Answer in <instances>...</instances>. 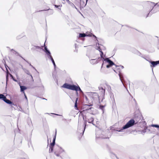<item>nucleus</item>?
<instances>
[{"label":"nucleus","mask_w":159,"mask_h":159,"mask_svg":"<svg viewBox=\"0 0 159 159\" xmlns=\"http://www.w3.org/2000/svg\"><path fill=\"white\" fill-rule=\"evenodd\" d=\"M62 87L76 91H79L80 92H82V91L79 86H77L74 84H71L66 83L62 86Z\"/></svg>","instance_id":"f257e3e1"},{"label":"nucleus","mask_w":159,"mask_h":159,"mask_svg":"<svg viewBox=\"0 0 159 159\" xmlns=\"http://www.w3.org/2000/svg\"><path fill=\"white\" fill-rule=\"evenodd\" d=\"M54 147H50L49 150V153L52 152L53 151Z\"/></svg>","instance_id":"bb28decb"},{"label":"nucleus","mask_w":159,"mask_h":159,"mask_svg":"<svg viewBox=\"0 0 159 159\" xmlns=\"http://www.w3.org/2000/svg\"><path fill=\"white\" fill-rule=\"evenodd\" d=\"M88 1V0H86V2H87V1Z\"/></svg>","instance_id":"052dcab7"},{"label":"nucleus","mask_w":159,"mask_h":159,"mask_svg":"<svg viewBox=\"0 0 159 159\" xmlns=\"http://www.w3.org/2000/svg\"><path fill=\"white\" fill-rule=\"evenodd\" d=\"M137 123H135V120H129L119 130H116V131L118 132L123 131L124 130L127 129L129 127L133 126L136 124Z\"/></svg>","instance_id":"7ed1b4c3"},{"label":"nucleus","mask_w":159,"mask_h":159,"mask_svg":"<svg viewBox=\"0 0 159 159\" xmlns=\"http://www.w3.org/2000/svg\"><path fill=\"white\" fill-rule=\"evenodd\" d=\"M20 91L21 92L24 93V91L27 89V88L24 86H20Z\"/></svg>","instance_id":"ddd939ff"},{"label":"nucleus","mask_w":159,"mask_h":159,"mask_svg":"<svg viewBox=\"0 0 159 159\" xmlns=\"http://www.w3.org/2000/svg\"><path fill=\"white\" fill-rule=\"evenodd\" d=\"M97 49L98 50H99V51L101 52L100 56H101V57L102 58L103 57V52L102 51V50L99 47H98V48Z\"/></svg>","instance_id":"dca6fc26"},{"label":"nucleus","mask_w":159,"mask_h":159,"mask_svg":"<svg viewBox=\"0 0 159 159\" xmlns=\"http://www.w3.org/2000/svg\"><path fill=\"white\" fill-rule=\"evenodd\" d=\"M3 100L7 104H11V106L14 105V103L10 100L7 99L6 96H5L4 99H3Z\"/></svg>","instance_id":"6e6552de"},{"label":"nucleus","mask_w":159,"mask_h":159,"mask_svg":"<svg viewBox=\"0 0 159 159\" xmlns=\"http://www.w3.org/2000/svg\"><path fill=\"white\" fill-rule=\"evenodd\" d=\"M78 100V98H77L75 100V107L77 108V101Z\"/></svg>","instance_id":"393cba45"},{"label":"nucleus","mask_w":159,"mask_h":159,"mask_svg":"<svg viewBox=\"0 0 159 159\" xmlns=\"http://www.w3.org/2000/svg\"><path fill=\"white\" fill-rule=\"evenodd\" d=\"M67 1H69V0H66Z\"/></svg>","instance_id":"bf43d9fd"},{"label":"nucleus","mask_w":159,"mask_h":159,"mask_svg":"<svg viewBox=\"0 0 159 159\" xmlns=\"http://www.w3.org/2000/svg\"><path fill=\"white\" fill-rule=\"evenodd\" d=\"M54 5L56 8H58V9H61V8H60V7H61V6H60L59 5Z\"/></svg>","instance_id":"7c9ffc66"},{"label":"nucleus","mask_w":159,"mask_h":159,"mask_svg":"<svg viewBox=\"0 0 159 159\" xmlns=\"http://www.w3.org/2000/svg\"><path fill=\"white\" fill-rule=\"evenodd\" d=\"M43 99H44V100H47L46 99H45V98H43Z\"/></svg>","instance_id":"6e6d98bb"},{"label":"nucleus","mask_w":159,"mask_h":159,"mask_svg":"<svg viewBox=\"0 0 159 159\" xmlns=\"http://www.w3.org/2000/svg\"><path fill=\"white\" fill-rule=\"evenodd\" d=\"M147 130L148 131H150V130L149 129H148V126L144 127V129L142 130V133H145L147 132Z\"/></svg>","instance_id":"2eb2a0df"},{"label":"nucleus","mask_w":159,"mask_h":159,"mask_svg":"<svg viewBox=\"0 0 159 159\" xmlns=\"http://www.w3.org/2000/svg\"><path fill=\"white\" fill-rule=\"evenodd\" d=\"M60 148L61 150H62V149H63V148L61 147H60Z\"/></svg>","instance_id":"8fccbe9b"},{"label":"nucleus","mask_w":159,"mask_h":159,"mask_svg":"<svg viewBox=\"0 0 159 159\" xmlns=\"http://www.w3.org/2000/svg\"><path fill=\"white\" fill-rule=\"evenodd\" d=\"M8 75L7 74V76H6V80H7V81L8 80Z\"/></svg>","instance_id":"79ce46f5"},{"label":"nucleus","mask_w":159,"mask_h":159,"mask_svg":"<svg viewBox=\"0 0 159 159\" xmlns=\"http://www.w3.org/2000/svg\"><path fill=\"white\" fill-rule=\"evenodd\" d=\"M21 66L22 69H23V70H24V72L27 75H31V74L30 73V71L28 70H27L25 68H23V66H22V65H21Z\"/></svg>","instance_id":"9b49d317"},{"label":"nucleus","mask_w":159,"mask_h":159,"mask_svg":"<svg viewBox=\"0 0 159 159\" xmlns=\"http://www.w3.org/2000/svg\"><path fill=\"white\" fill-rule=\"evenodd\" d=\"M46 10H41V11H46Z\"/></svg>","instance_id":"09e8293b"},{"label":"nucleus","mask_w":159,"mask_h":159,"mask_svg":"<svg viewBox=\"0 0 159 159\" xmlns=\"http://www.w3.org/2000/svg\"><path fill=\"white\" fill-rule=\"evenodd\" d=\"M138 125H139V126L141 127H144L146 126H147L146 125L147 123L145 121H143L142 122H139V124Z\"/></svg>","instance_id":"9d476101"},{"label":"nucleus","mask_w":159,"mask_h":159,"mask_svg":"<svg viewBox=\"0 0 159 159\" xmlns=\"http://www.w3.org/2000/svg\"><path fill=\"white\" fill-rule=\"evenodd\" d=\"M102 58L104 61H106L109 64L111 65V66H112L113 65H115L114 63L112 61L110 60L109 58H105L103 57Z\"/></svg>","instance_id":"0eeeda50"},{"label":"nucleus","mask_w":159,"mask_h":159,"mask_svg":"<svg viewBox=\"0 0 159 159\" xmlns=\"http://www.w3.org/2000/svg\"><path fill=\"white\" fill-rule=\"evenodd\" d=\"M31 67L34 69L35 70L37 71L36 69L35 68V67H34L33 66H31Z\"/></svg>","instance_id":"37998d69"},{"label":"nucleus","mask_w":159,"mask_h":159,"mask_svg":"<svg viewBox=\"0 0 159 159\" xmlns=\"http://www.w3.org/2000/svg\"><path fill=\"white\" fill-rule=\"evenodd\" d=\"M114 155L115 156V157H116V158L117 159H119L118 158L117 156H116L115 155V154H114Z\"/></svg>","instance_id":"de8ad7c7"},{"label":"nucleus","mask_w":159,"mask_h":159,"mask_svg":"<svg viewBox=\"0 0 159 159\" xmlns=\"http://www.w3.org/2000/svg\"><path fill=\"white\" fill-rule=\"evenodd\" d=\"M92 34H89L88 35H87V36H89V37H91L92 36Z\"/></svg>","instance_id":"ea45409f"},{"label":"nucleus","mask_w":159,"mask_h":159,"mask_svg":"<svg viewBox=\"0 0 159 159\" xmlns=\"http://www.w3.org/2000/svg\"><path fill=\"white\" fill-rule=\"evenodd\" d=\"M30 76L31 77V80L32 81V82H33L34 81V79H33V76H32V75H31H31H30Z\"/></svg>","instance_id":"c9c22d12"},{"label":"nucleus","mask_w":159,"mask_h":159,"mask_svg":"<svg viewBox=\"0 0 159 159\" xmlns=\"http://www.w3.org/2000/svg\"><path fill=\"white\" fill-rule=\"evenodd\" d=\"M111 65H110L109 64L107 65V66H106V67L107 68H109L110 67H111Z\"/></svg>","instance_id":"e433bc0d"},{"label":"nucleus","mask_w":159,"mask_h":159,"mask_svg":"<svg viewBox=\"0 0 159 159\" xmlns=\"http://www.w3.org/2000/svg\"><path fill=\"white\" fill-rule=\"evenodd\" d=\"M5 97V96L3 94H0V99H2L3 100Z\"/></svg>","instance_id":"a878e982"},{"label":"nucleus","mask_w":159,"mask_h":159,"mask_svg":"<svg viewBox=\"0 0 159 159\" xmlns=\"http://www.w3.org/2000/svg\"><path fill=\"white\" fill-rule=\"evenodd\" d=\"M50 115L51 116H52V115H55L59 116H61V117L60 118H62V116L61 115H58L56 114H54V113H50Z\"/></svg>","instance_id":"2f4dec72"},{"label":"nucleus","mask_w":159,"mask_h":159,"mask_svg":"<svg viewBox=\"0 0 159 159\" xmlns=\"http://www.w3.org/2000/svg\"><path fill=\"white\" fill-rule=\"evenodd\" d=\"M101 132V130L100 129L98 130L96 133V138H102L105 139V138L104 137L102 134H100L99 133Z\"/></svg>","instance_id":"423d86ee"},{"label":"nucleus","mask_w":159,"mask_h":159,"mask_svg":"<svg viewBox=\"0 0 159 159\" xmlns=\"http://www.w3.org/2000/svg\"><path fill=\"white\" fill-rule=\"evenodd\" d=\"M27 123L28 124V125L30 126L31 125H32V123L31 121V120H28L27 121Z\"/></svg>","instance_id":"5701e85b"},{"label":"nucleus","mask_w":159,"mask_h":159,"mask_svg":"<svg viewBox=\"0 0 159 159\" xmlns=\"http://www.w3.org/2000/svg\"><path fill=\"white\" fill-rule=\"evenodd\" d=\"M87 122V121L86 120H83V121H82V130H81V128L80 127L81 126V124H80V122H81L79 120L78 127V131L79 133H80V135L81 136H82L84 134V132L86 129Z\"/></svg>","instance_id":"f03ea898"},{"label":"nucleus","mask_w":159,"mask_h":159,"mask_svg":"<svg viewBox=\"0 0 159 159\" xmlns=\"http://www.w3.org/2000/svg\"><path fill=\"white\" fill-rule=\"evenodd\" d=\"M120 66L121 67V68H122V69H123L124 68V67L123 66Z\"/></svg>","instance_id":"49530a36"},{"label":"nucleus","mask_w":159,"mask_h":159,"mask_svg":"<svg viewBox=\"0 0 159 159\" xmlns=\"http://www.w3.org/2000/svg\"><path fill=\"white\" fill-rule=\"evenodd\" d=\"M88 122L89 123H92L96 127L99 128L100 124V122L97 120H88Z\"/></svg>","instance_id":"39448f33"},{"label":"nucleus","mask_w":159,"mask_h":159,"mask_svg":"<svg viewBox=\"0 0 159 159\" xmlns=\"http://www.w3.org/2000/svg\"><path fill=\"white\" fill-rule=\"evenodd\" d=\"M57 129H55V134L54 136V137L53 139L52 140V142L55 143V141H56V135H57Z\"/></svg>","instance_id":"f3484780"},{"label":"nucleus","mask_w":159,"mask_h":159,"mask_svg":"<svg viewBox=\"0 0 159 159\" xmlns=\"http://www.w3.org/2000/svg\"><path fill=\"white\" fill-rule=\"evenodd\" d=\"M99 90H101L102 93L103 94H104L105 91V89H104V88L102 87H99L98 88Z\"/></svg>","instance_id":"6ab92c4d"},{"label":"nucleus","mask_w":159,"mask_h":159,"mask_svg":"<svg viewBox=\"0 0 159 159\" xmlns=\"http://www.w3.org/2000/svg\"><path fill=\"white\" fill-rule=\"evenodd\" d=\"M87 35L85 33H80L79 37L80 38H83L87 36Z\"/></svg>","instance_id":"a211bd4d"},{"label":"nucleus","mask_w":159,"mask_h":159,"mask_svg":"<svg viewBox=\"0 0 159 159\" xmlns=\"http://www.w3.org/2000/svg\"><path fill=\"white\" fill-rule=\"evenodd\" d=\"M65 152V150L63 149L62 150V151L61 152Z\"/></svg>","instance_id":"a18cd8bd"},{"label":"nucleus","mask_w":159,"mask_h":159,"mask_svg":"<svg viewBox=\"0 0 159 159\" xmlns=\"http://www.w3.org/2000/svg\"><path fill=\"white\" fill-rule=\"evenodd\" d=\"M133 119H143V117L139 110H137L135 111Z\"/></svg>","instance_id":"20e7f679"},{"label":"nucleus","mask_w":159,"mask_h":159,"mask_svg":"<svg viewBox=\"0 0 159 159\" xmlns=\"http://www.w3.org/2000/svg\"><path fill=\"white\" fill-rule=\"evenodd\" d=\"M55 144V143L52 142L51 143L50 145V147H54V145Z\"/></svg>","instance_id":"cd10ccee"},{"label":"nucleus","mask_w":159,"mask_h":159,"mask_svg":"<svg viewBox=\"0 0 159 159\" xmlns=\"http://www.w3.org/2000/svg\"><path fill=\"white\" fill-rule=\"evenodd\" d=\"M11 51H13V52L16 54H17L18 55H19V53L16 51H14L13 49H11Z\"/></svg>","instance_id":"c85d7f7f"},{"label":"nucleus","mask_w":159,"mask_h":159,"mask_svg":"<svg viewBox=\"0 0 159 159\" xmlns=\"http://www.w3.org/2000/svg\"><path fill=\"white\" fill-rule=\"evenodd\" d=\"M48 55V57H50V56H52L51 55V53L50 51L48 50H47L45 52Z\"/></svg>","instance_id":"aec40b11"},{"label":"nucleus","mask_w":159,"mask_h":159,"mask_svg":"<svg viewBox=\"0 0 159 159\" xmlns=\"http://www.w3.org/2000/svg\"><path fill=\"white\" fill-rule=\"evenodd\" d=\"M21 57L22 59H23L26 62H27L28 63H29L30 64V65L31 66H32L30 63H29V62L27 61H26L25 59H24L21 56H20Z\"/></svg>","instance_id":"f704fd0d"},{"label":"nucleus","mask_w":159,"mask_h":159,"mask_svg":"<svg viewBox=\"0 0 159 159\" xmlns=\"http://www.w3.org/2000/svg\"><path fill=\"white\" fill-rule=\"evenodd\" d=\"M105 106H102V105H100L99 106V108L100 109L102 110V112H104V108L105 107Z\"/></svg>","instance_id":"4be33fe9"},{"label":"nucleus","mask_w":159,"mask_h":159,"mask_svg":"<svg viewBox=\"0 0 159 159\" xmlns=\"http://www.w3.org/2000/svg\"><path fill=\"white\" fill-rule=\"evenodd\" d=\"M85 98H86V99H87V97H85Z\"/></svg>","instance_id":"5fc2aeb1"},{"label":"nucleus","mask_w":159,"mask_h":159,"mask_svg":"<svg viewBox=\"0 0 159 159\" xmlns=\"http://www.w3.org/2000/svg\"><path fill=\"white\" fill-rule=\"evenodd\" d=\"M92 36L94 37L95 39H97V37L94 34H93Z\"/></svg>","instance_id":"c03bdc74"},{"label":"nucleus","mask_w":159,"mask_h":159,"mask_svg":"<svg viewBox=\"0 0 159 159\" xmlns=\"http://www.w3.org/2000/svg\"><path fill=\"white\" fill-rule=\"evenodd\" d=\"M48 58L50 59L51 60L54 67L55 69L56 68V65L55 62V61L52 56H50V57H48Z\"/></svg>","instance_id":"4468645a"},{"label":"nucleus","mask_w":159,"mask_h":159,"mask_svg":"<svg viewBox=\"0 0 159 159\" xmlns=\"http://www.w3.org/2000/svg\"><path fill=\"white\" fill-rule=\"evenodd\" d=\"M58 153V152L57 151H56V153Z\"/></svg>","instance_id":"3c124183"},{"label":"nucleus","mask_w":159,"mask_h":159,"mask_svg":"<svg viewBox=\"0 0 159 159\" xmlns=\"http://www.w3.org/2000/svg\"><path fill=\"white\" fill-rule=\"evenodd\" d=\"M150 126L159 129V125L158 124H152L150 125Z\"/></svg>","instance_id":"412c9836"},{"label":"nucleus","mask_w":159,"mask_h":159,"mask_svg":"<svg viewBox=\"0 0 159 159\" xmlns=\"http://www.w3.org/2000/svg\"><path fill=\"white\" fill-rule=\"evenodd\" d=\"M35 48H37V49H39V48H40V47L39 46H35Z\"/></svg>","instance_id":"a19ab883"},{"label":"nucleus","mask_w":159,"mask_h":159,"mask_svg":"<svg viewBox=\"0 0 159 159\" xmlns=\"http://www.w3.org/2000/svg\"><path fill=\"white\" fill-rule=\"evenodd\" d=\"M118 75H119V76L120 79V80H121V82L123 83L122 80V77H121V75L120 73H119Z\"/></svg>","instance_id":"72a5a7b5"},{"label":"nucleus","mask_w":159,"mask_h":159,"mask_svg":"<svg viewBox=\"0 0 159 159\" xmlns=\"http://www.w3.org/2000/svg\"><path fill=\"white\" fill-rule=\"evenodd\" d=\"M48 10H49V14L51 15V14H52L53 13V10L52 9H48Z\"/></svg>","instance_id":"b1692460"},{"label":"nucleus","mask_w":159,"mask_h":159,"mask_svg":"<svg viewBox=\"0 0 159 159\" xmlns=\"http://www.w3.org/2000/svg\"><path fill=\"white\" fill-rule=\"evenodd\" d=\"M74 7H75V8L76 9H77V8H76V7H75V6H74Z\"/></svg>","instance_id":"4d7b16f0"},{"label":"nucleus","mask_w":159,"mask_h":159,"mask_svg":"<svg viewBox=\"0 0 159 159\" xmlns=\"http://www.w3.org/2000/svg\"><path fill=\"white\" fill-rule=\"evenodd\" d=\"M54 154L57 156L58 157H61V156L60 155V153H56V151H55L54 152Z\"/></svg>","instance_id":"c756f323"},{"label":"nucleus","mask_w":159,"mask_h":159,"mask_svg":"<svg viewBox=\"0 0 159 159\" xmlns=\"http://www.w3.org/2000/svg\"><path fill=\"white\" fill-rule=\"evenodd\" d=\"M151 12V11L148 14V15H149V13H150V12ZM151 12H152V11H151Z\"/></svg>","instance_id":"603ef678"},{"label":"nucleus","mask_w":159,"mask_h":159,"mask_svg":"<svg viewBox=\"0 0 159 159\" xmlns=\"http://www.w3.org/2000/svg\"><path fill=\"white\" fill-rule=\"evenodd\" d=\"M78 1H80L81 0H77Z\"/></svg>","instance_id":"13d9d810"},{"label":"nucleus","mask_w":159,"mask_h":159,"mask_svg":"<svg viewBox=\"0 0 159 159\" xmlns=\"http://www.w3.org/2000/svg\"><path fill=\"white\" fill-rule=\"evenodd\" d=\"M103 63H102V66L101 67H102V66H103Z\"/></svg>","instance_id":"864d4df0"},{"label":"nucleus","mask_w":159,"mask_h":159,"mask_svg":"<svg viewBox=\"0 0 159 159\" xmlns=\"http://www.w3.org/2000/svg\"><path fill=\"white\" fill-rule=\"evenodd\" d=\"M24 94L25 98L27 100V98L24 92Z\"/></svg>","instance_id":"58836bf2"},{"label":"nucleus","mask_w":159,"mask_h":159,"mask_svg":"<svg viewBox=\"0 0 159 159\" xmlns=\"http://www.w3.org/2000/svg\"><path fill=\"white\" fill-rule=\"evenodd\" d=\"M131 119L132 120V119H134L133 118H131Z\"/></svg>","instance_id":"680f3d73"},{"label":"nucleus","mask_w":159,"mask_h":159,"mask_svg":"<svg viewBox=\"0 0 159 159\" xmlns=\"http://www.w3.org/2000/svg\"><path fill=\"white\" fill-rule=\"evenodd\" d=\"M149 62L152 64L150 66L151 67H155L157 64H159V60L156 61H150Z\"/></svg>","instance_id":"1a4fd4ad"},{"label":"nucleus","mask_w":159,"mask_h":159,"mask_svg":"<svg viewBox=\"0 0 159 159\" xmlns=\"http://www.w3.org/2000/svg\"><path fill=\"white\" fill-rule=\"evenodd\" d=\"M48 50L47 47L46 46H45L44 47V52L46 51L47 50Z\"/></svg>","instance_id":"4c0bfd02"},{"label":"nucleus","mask_w":159,"mask_h":159,"mask_svg":"<svg viewBox=\"0 0 159 159\" xmlns=\"http://www.w3.org/2000/svg\"><path fill=\"white\" fill-rule=\"evenodd\" d=\"M10 75L11 77V78L13 80H14L15 82L17 81V80L14 78L13 76V75H12L10 74Z\"/></svg>","instance_id":"473e14b6"},{"label":"nucleus","mask_w":159,"mask_h":159,"mask_svg":"<svg viewBox=\"0 0 159 159\" xmlns=\"http://www.w3.org/2000/svg\"><path fill=\"white\" fill-rule=\"evenodd\" d=\"M150 4L151 6L153 7V8L151 10V11L153 12V13H154L156 12L157 11H154V10H153V9L154 7L156 6V4H155L154 3L151 2H150Z\"/></svg>","instance_id":"f8f14e48"}]
</instances>
